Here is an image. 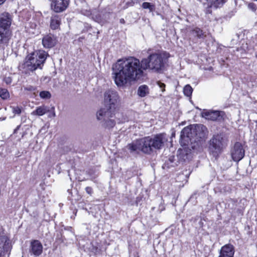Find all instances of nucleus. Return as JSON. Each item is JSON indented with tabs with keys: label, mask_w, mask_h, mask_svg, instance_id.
Wrapping results in <instances>:
<instances>
[{
	"label": "nucleus",
	"mask_w": 257,
	"mask_h": 257,
	"mask_svg": "<svg viewBox=\"0 0 257 257\" xmlns=\"http://www.w3.org/2000/svg\"><path fill=\"white\" fill-rule=\"evenodd\" d=\"M169 57L166 52H154L149 54L141 62L135 57H130L118 59L112 65V77L115 84L123 87L127 84L140 79L143 70L149 69L154 72L161 73Z\"/></svg>",
	"instance_id": "nucleus-1"
},
{
	"label": "nucleus",
	"mask_w": 257,
	"mask_h": 257,
	"mask_svg": "<svg viewBox=\"0 0 257 257\" xmlns=\"http://www.w3.org/2000/svg\"><path fill=\"white\" fill-rule=\"evenodd\" d=\"M167 141L164 134H158L154 137H146L137 139L128 144L126 148L132 154H139L140 152L150 154L153 149H161Z\"/></svg>",
	"instance_id": "nucleus-2"
},
{
	"label": "nucleus",
	"mask_w": 257,
	"mask_h": 257,
	"mask_svg": "<svg viewBox=\"0 0 257 257\" xmlns=\"http://www.w3.org/2000/svg\"><path fill=\"white\" fill-rule=\"evenodd\" d=\"M206 127L203 124H196L184 127L181 132L180 141L181 143L186 145L196 143L197 146L201 144V142L205 138Z\"/></svg>",
	"instance_id": "nucleus-3"
},
{
	"label": "nucleus",
	"mask_w": 257,
	"mask_h": 257,
	"mask_svg": "<svg viewBox=\"0 0 257 257\" xmlns=\"http://www.w3.org/2000/svg\"><path fill=\"white\" fill-rule=\"evenodd\" d=\"M48 56V54L44 50L31 53L26 57L22 68L26 73L33 72L37 69H42Z\"/></svg>",
	"instance_id": "nucleus-4"
},
{
	"label": "nucleus",
	"mask_w": 257,
	"mask_h": 257,
	"mask_svg": "<svg viewBox=\"0 0 257 257\" xmlns=\"http://www.w3.org/2000/svg\"><path fill=\"white\" fill-rule=\"evenodd\" d=\"M118 100L119 96L116 91L112 90L106 91L104 94V106L97 111L96 117L101 118V116H113Z\"/></svg>",
	"instance_id": "nucleus-5"
},
{
	"label": "nucleus",
	"mask_w": 257,
	"mask_h": 257,
	"mask_svg": "<svg viewBox=\"0 0 257 257\" xmlns=\"http://www.w3.org/2000/svg\"><path fill=\"white\" fill-rule=\"evenodd\" d=\"M227 145V140L222 135H215L209 141V153L214 157L217 158Z\"/></svg>",
	"instance_id": "nucleus-6"
},
{
	"label": "nucleus",
	"mask_w": 257,
	"mask_h": 257,
	"mask_svg": "<svg viewBox=\"0 0 257 257\" xmlns=\"http://www.w3.org/2000/svg\"><path fill=\"white\" fill-rule=\"evenodd\" d=\"M12 248L10 237L7 233L4 232L3 229L0 232V257L5 255L7 252H10Z\"/></svg>",
	"instance_id": "nucleus-7"
},
{
	"label": "nucleus",
	"mask_w": 257,
	"mask_h": 257,
	"mask_svg": "<svg viewBox=\"0 0 257 257\" xmlns=\"http://www.w3.org/2000/svg\"><path fill=\"white\" fill-rule=\"evenodd\" d=\"M12 32L11 29L0 27V49H4L8 46L11 39Z\"/></svg>",
	"instance_id": "nucleus-8"
},
{
	"label": "nucleus",
	"mask_w": 257,
	"mask_h": 257,
	"mask_svg": "<svg viewBox=\"0 0 257 257\" xmlns=\"http://www.w3.org/2000/svg\"><path fill=\"white\" fill-rule=\"evenodd\" d=\"M231 157L234 161L239 162L244 156V150L241 143L236 142L231 152Z\"/></svg>",
	"instance_id": "nucleus-9"
},
{
	"label": "nucleus",
	"mask_w": 257,
	"mask_h": 257,
	"mask_svg": "<svg viewBox=\"0 0 257 257\" xmlns=\"http://www.w3.org/2000/svg\"><path fill=\"white\" fill-rule=\"evenodd\" d=\"M69 0H52V9L56 13H60L65 11L68 7Z\"/></svg>",
	"instance_id": "nucleus-10"
},
{
	"label": "nucleus",
	"mask_w": 257,
	"mask_h": 257,
	"mask_svg": "<svg viewBox=\"0 0 257 257\" xmlns=\"http://www.w3.org/2000/svg\"><path fill=\"white\" fill-rule=\"evenodd\" d=\"M43 252V245L38 240H32L31 242L30 252L35 256L40 255Z\"/></svg>",
	"instance_id": "nucleus-11"
},
{
	"label": "nucleus",
	"mask_w": 257,
	"mask_h": 257,
	"mask_svg": "<svg viewBox=\"0 0 257 257\" xmlns=\"http://www.w3.org/2000/svg\"><path fill=\"white\" fill-rule=\"evenodd\" d=\"M234 252L233 245L226 244L221 247L218 257H234Z\"/></svg>",
	"instance_id": "nucleus-12"
},
{
	"label": "nucleus",
	"mask_w": 257,
	"mask_h": 257,
	"mask_svg": "<svg viewBox=\"0 0 257 257\" xmlns=\"http://www.w3.org/2000/svg\"><path fill=\"white\" fill-rule=\"evenodd\" d=\"M12 22V16L8 12H4L0 14V27L1 28L11 29Z\"/></svg>",
	"instance_id": "nucleus-13"
},
{
	"label": "nucleus",
	"mask_w": 257,
	"mask_h": 257,
	"mask_svg": "<svg viewBox=\"0 0 257 257\" xmlns=\"http://www.w3.org/2000/svg\"><path fill=\"white\" fill-rule=\"evenodd\" d=\"M57 43L56 37L51 34L44 36L42 39V44L46 48L53 47Z\"/></svg>",
	"instance_id": "nucleus-14"
},
{
	"label": "nucleus",
	"mask_w": 257,
	"mask_h": 257,
	"mask_svg": "<svg viewBox=\"0 0 257 257\" xmlns=\"http://www.w3.org/2000/svg\"><path fill=\"white\" fill-rule=\"evenodd\" d=\"M97 119L98 120H103L104 121V126L105 127H107L108 128H112L116 124V121L113 118V116H101V118H98L97 117Z\"/></svg>",
	"instance_id": "nucleus-15"
},
{
	"label": "nucleus",
	"mask_w": 257,
	"mask_h": 257,
	"mask_svg": "<svg viewBox=\"0 0 257 257\" xmlns=\"http://www.w3.org/2000/svg\"><path fill=\"white\" fill-rule=\"evenodd\" d=\"M61 24V18L57 15H53L51 18L50 27L53 30L58 29Z\"/></svg>",
	"instance_id": "nucleus-16"
},
{
	"label": "nucleus",
	"mask_w": 257,
	"mask_h": 257,
	"mask_svg": "<svg viewBox=\"0 0 257 257\" xmlns=\"http://www.w3.org/2000/svg\"><path fill=\"white\" fill-rule=\"evenodd\" d=\"M49 111L47 106L45 105L37 107L36 109L32 112L31 114L33 115L42 116Z\"/></svg>",
	"instance_id": "nucleus-17"
},
{
	"label": "nucleus",
	"mask_w": 257,
	"mask_h": 257,
	"mask_svg": "<svg viewBox=\"0 0 257 257\" xmlns=\"http://www.w3.org/2000/svg\"><path fill=\"white\" fill-rule=\"evenodd\" d=\"M206 118L212 120H216L220 119V112L218 111H208L205 113Z\"/></svg>",
	"instance_id": "nucleus-18"
},
{
	"label": "nucleus",
	"mask_w": 257,
	"mask_h": 257,
	"mask_svg": "<svg viewBox=\"0 0 257 257\" xmlns=\"http://www.w3.org/2000/svg\"><path fill=\"white\" fill-rule=\"evenodd\" d=\"M113 113V117L114 118L117 123H123L128 120L127 118L124 116L122 113L116 111V108Z\"/></svg>",
	"instance_id": "nucleus-19"
},
{
	"label": "nucleus",
	"mask_w": 257,
	"mask_h": 257,
	"mask_svg": "<svg viewBox=\"0 0 257 257\" xmlns=\"http://www.w3.org/2000/svg\"><path fill=\"white\" fill-rule=\"evenodd\" d=\"M191 34L199 39H204L206 36V32H204L201 29L197 27L193 29L191 31Z\"/></svg>",
	"instance_id": "nucleus-20"
},
{
	"label": "nucleus",
	"mask_w": 257,
	"mask_h": 257,
	"mask_svg": "<svg viewBox=\"0 0 257 257\" xmlns=\"http://www.w3.org/2000/svg\"><path fill=\"white\" fill-rule=\"evenodd\" d=\"M211 7L214 8L221 7L226 2L225 0H206Z\"/></svg>",
	"instance_id": "nucleus-21"
},
{
	"label": "nucleus",
	"mask_w": 257,
	"mask_h": 257,
	"mask_svg": "<svg viewBox=\"0 0 257 257\" xmlns=\"http://www.w3.org/2000/svg\"><path fill=\"white\" fill-rule=\"evenodd\" d=\"M177 161H176L175 157L173 156H170L168 160L165 162L163 168H169L170 167H174L177 166Z\"/></svg>",
	"instance_id": "nucleus-22"
},
{
	"label": "nucleus",
	"mask_w": 257,
	"mask_h": 257,
	"mask_svg": "<svg viewBox=\"0 0 257 257\" xmlns=\"http://www.w3.org/2000/svg\"><path fill=\"white\" fill-rule=\"evenodd\" d=\"M149 93V87L145 85H143L140 86L138 90V95L142 97H145Z\"/></svg>",
	"instance_id": "nucleus-23"
},
{
	"label": "nucleus",
	"mask_w": 257,
	"mask_h": 257,
	"mask_svg": "<svg viewBox=\"0 0 257 257\" xmlns=\"http://www.w3.org/2000/svg\"><path fill=\"white\" fill-rule=\"evenodd\" d=\"M192 91H193V89H192V87L189 84L186 85L184 88V90H183L184 93L185 95H186L188 97L190 96L191 95Z\"/></svg>",
	"instance_id": "nucleus-24"
},
{
	"label": "nucleus",
	"mask_w": 257,
	"mask_h": 257,
	"mask_svg": "<svg viewBox=\"0 0 257 257\" xmlns=\"http://www.w3.org/2000/svg\"><path fill=\"white\" fill-rule=\"evenodd\" d=\"M0 97L3 99H6L9 97V93L7 89L4 88L0 89Z\"/></svg>",
	"instance_id": "nucleus-25"
},
{
	"label": "nucleus",
	"mask_w": 257,
	"mask_h": 257,
	"mask_svg": "<svg viewBox=\"0 0 257 257\" xmlns=\"http://www.w3.org/2000/svg\"><path fill=\"white\" fill-rule=\"evenodd\" d=\"M40 96L43 99H49L51 97V94L48 91H42L40 93Z\"/></svg>",
	"instance_id": "nucleus-26"
},
{
	"label": "nucleus",
	"mask_w": 257,
	"mask_h": 257,
	"mask_svg": "<svg viewBox=\"0 0 257 257\" xmlns=\"http://www.w3.org/2000/svg\"><path fill=\"white\" fill-rule=\"evenodd\" d=\"M205 220L204 219H202L201 217L198 216L196 217L192 223H195L198 225H203Z\"/></svg>",
	"instance_id": "nucleus-27"
},
{
	"label": "nucleus",
	"mask_w": 257,
	"mask_h": 257,
	"mask_svg": "<svg viewBox=\"0 0 257 257\" xmlns=\"http://www.w3.org/2000/svg\"><path fill=\"white\" fill-rule=\"evenodd\" d=\"M12 111L15 114H20L22 112V107L19 106H11Z\"/></svg>",
	"instance_id": "nucleus-28"
},
{
	"label": "nucleus",
	"mask_w": 257,
	"mask_h": 257,
	"mask_svg": "<svg viewBox=\"0 0 257 257\" xmlns=\"http://www.w3.org/2000/svg\"><path fill=\"white\" fill-rule=\"evenodd\" d=\"M142 7L145 9H149L151 12L153 11L154 8L153 5H152L150 3L147 2L143 3L142 4Z\"/></svg>",
	"instance_id": "nucleus-29"
},
{
	"label": "nucleus",
	"mask_w": 257,
	"mask_h": 257,
	"mask_svg": "<svg viewBox=\"0 0 257 257\" xmlns=\"http://www.w3.org/2000/svg\"><path fill=\"white\" fill-rule=\"evenodd\" d=\"M91 250L95 254L100 253L101 252V249L96 246H92Z\"/></svg>",
	"instance_id": "nucleus-30"
},
{
	"label": "nucleus",
	"mask_w": 257,
	"mask_h": 257,
	"mask_svg": "<svg viewBox=\"0 0 257 257\" xmlns=\"http://www.w3.org/2000/svg\"><path fill=\"white\" fill-rule=\"evenodd\" d=\"M24 89L25 90L29 91H35L36 90V87L33 86L29 85L25 87H24Z\"/></svg>",
	"instance_id": "nucleus-31"
},
{
	"label": "nucleus",
	"mask_w": 257,
	"mask_h": 257,
	"mask_svg": "<svg viewBox=\"0 0 257 257\" xmlns=\"http://www.w3.org/2000/svg\"><path fill=\"white\" fill-rule=\"evenodd\" d=\"M247 7L249 10L253 12H255L256 11V6L253 3H249Z\"/></svg>",
	"instance_id": "nucleus-32"
},
{
	"label": "nucleus",
	"mask_w": 257,
	"mask_h": 257,
	"mask_svg": "<svg viewBox=\"0 0 257 257\" xmlns=\"http://www.w3.org/2000/svg\"><path fill=\"white\" fill-rule=\"evenodd\" d=\"M85 191L90 195H91L93 193V190L90 187H86L85 188Z\"/></svg>",
	"instance_id": "nucleus-33"
},
{
	"label": "nucleus",
	"mask_w": 257,
	"mask_h": 257,
	"mask_svg": "<svg viewBox=\"0 0 257 257\" xmlns=\"http://www.w3.org/2000/svg\"><path fill=\"white\" fill-rule=\"evenodd\" d=\"M12 78L10 77H5L4 79L5 82L7 84H10L12 82Z\"/></svg>",
	"instance_id": "nucleus-34"
},
{
	"label": "nucleus",
	"mask_w": 257,
	"mask_h": 257,
	"mask_svg": "<svg viewBox=\"0 0 257 257\" xmlns=\"http://www.w3.org/2000/svg\"><path fill=\"white\" fill-rule=\"evenodd\" d=\"M158 84L159 86V87L162 88V91L164 92L165 91V84L163 83H162L161 82H158Z\"/></svg>",
	"instance_id": "nucleus-35"
},
{
	"label": "nucleus",
	"mask_w": 257,
	"mask_h": 257,
	"mask_svg": "<svg viewBox=\"0 0 257 257\" xmlns=\"http://www.w3.org/2000/svg\"><path fill=\"white\" fill-rule=\"evenodd\" d=\"M57 243V241H55V242H54V249H56L58 247V244H56Z\"/></svg>",
	"instance_id": "nucleus-36"
},
{
	"label": "nucleus",
	"mask_w": 257,
	"mask_h": 257,
	"mask_svg": "<svg viewBox=\"0 0 257 257\" xmlns=\"http://www.w3.org/2000/svg\"><path fill=\"white\" fill-rule=\"evenodd\" d=\"M120 23L121 24H124L125 23V21L123 19H121L120 20Z\"/></svg>",
	"instance_id": "nucleus-37"
},
{
	"label": "nucleus",
	"mask_w": 257,
	"mask_h": 257,
	"mask_svg": "<svg viewBox=\"0 0 257 257\" xmlns=\"http://www.w3.org/2000/svg\"><path fill=\"white\" fill-rule=\"evenodd\" d=\"M6 1V0H0V6L4 4Z\"/></svg>",
	"instance_id": "nucleus-38"
},
{
	"label": "nucleus",
	"mask_w": 257,
	"mask_h": 257,
	"mask_svg": "<svg viewBox=\"0 0 257 257\" xmlns=\"http://www.w3.org/2000/svg\"><path fill=\"white\" fill-rule=\"evenodd\" d=\"M52 116L53 117H55L56 116V114H55V112L54 111H53V113H52Z\"/></svg>",
	"instance_id": "nucleus-39"
},
{
	"label": "nucleus",
	"mask_w": 257,
	"mask_h": 257,
	"mask_svg": "<svg viewBox=\"0 0 257 257\" xmlns=\"http://www.w3.org/2000/svg\"><path fill=\"white\" fill-rule=\"evenodd\" d=\"M20 126H18L17 127L15 130V133L17 130H19Z\"/></svg>",
	"instance_id": "nucleus-40"
},
{
	"label": "nucleus",
	"mask_w": 257,
	"mask_h": 257,
	"mask_svg": "<svg viewBox=\"0 0 257 257\" xmlns=\"http://www.w3.org/2000/svg\"><path fill=\"white\" fill-rule=\"evenodd\" d=\"M255 57L257 58V52L255 53Z\"/></svg>",
	"instance_id": "nucleus-41"
},
{
	"label": "nucleus",
	"mask_w": 257,
	"mask_h": 257,
	"mask_svg": "<svg viewBox=\"0 0 257 257\" xmlns=\"http://www.w3.org/2000/svg\"><path fill=\"white\" fill-rule=\"evenodd\" d=\"M193 149H194L195 147H196V146L195 145H194L192 147Z\"/></svg>",
	"instance_id": "nucleus-42"
}]
</instances>
